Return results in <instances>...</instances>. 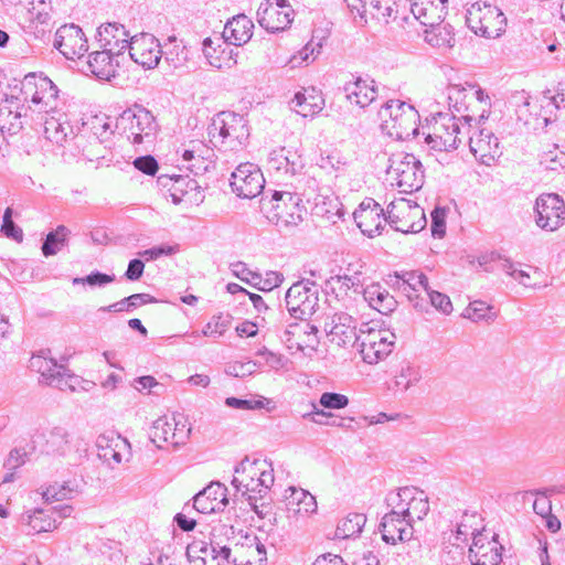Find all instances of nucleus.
<instances>
[{
  "label": "nucleus",
  "mask_w": 565,
  "mask_h": 565,
  "mask_svg": "<svg viewBox=\"0 0 565 565\" xmlns=\"http://www.w3.org/2000/svg\"><path fill=\"white\" fill-rule=\"evenodd\" d=\"M130 38L126 28L116 22L102 24L97 29V40L100 46L107 49L108 52H116V55H120L128 47Z\"/></svg>",
  "instance_id": "2f4dec72"
},
{
  "label": "nucleus",
  "mask_w": 565,
  "mask_h": 565,
  "mask_svg": "<svg viewBox=\"0 0 565 565\" xmlns=\"http://www.w3.org/2000/svg\"><path fill=\"white\" fill-rule=\"evenodd\" d=\"M234 473L231 482L232 486L237 492L241 491L243 497H246L248 504L255 513L259 514L260 511L257 505V476L259 468L257 467V461L250 462L248 458H245L235 467Z\"/></svg>",
  "instance_id": "a211bd4d"
},
{
  "label": "nucleus",
  "mask_w": 565,
  "mask_h": 565,
  "mask_svg": "<svg viewBox=\"0 0 565 565\" xmlns=\"http://www.w3.org/2000/svg\"><path fill=\"white\" fill-rule=\"evenodd\" d=\"M536 224L547 231L557 230L565 221V203L556 193L540 195L535 202Z\"/></svg>",
  "instance_id": "2eb2a0df"
},
{
  "label": "nucleus",
  "mask_w": 565,
  "mask_h": 565,
  "mask_svg": "<svg viewBox=\"0 0 565 565\" xmlns=\"http://www.w3.org/2000/svg\"><path fill=\"white\" fill-rule=\"evenodd\" d=\"M188 50L175 36H169L162 49V56L173 67H180L188 61Z\"/></svg>",
  "instance_id": "8fccbe9b"
},
{
  "label": "nucleus",
  "mask_w": 565,
  "mask_h": 565,
  "mask_svg": "<svg viewBox=\"0 0 565 565\" xmlns=\"http://www.w3.org/2000/svg\"><path fill=\"white\" fill-rule=\"evenodd\" d=\"M466 23L475 34L497 39L505 32L507 18L501 9L491 3L475 2L466 11Z\"/></svg>",
  "instance_id": "39448f33"
},
{
  "label": "nucleus",
  "mask_w": 565,
  "mask_h": 565,
  "mask_svg": "<svg viewBox=\"0 0 565 565\" xmlns=\"http://www.w3.org/2000/svg\"><path fill=\"white\" fill-rule=\"evenodd\" d=\"M300 203L298 194L287 191H274L270 199H262L263 209L271 213L268 218L285 226L298 225L302 221L305 207Z\"/></svg>",
  "instance_id": "6e6552de"
},
{
  "label": "nucleus",
  "mask_w": 565,
  "mask_h": 565,
  "mask_svg": "<svg viewBox=\"0 0 565 565\" xmlns=\"http://www.w3.org/2000/svg\"><path fill=\"white\" fill-rule=\"evenodd\" d=\"M71 231L65 225H58L49 232L42 243L41 250L45 257L54 256L68 245Z\"/></svg>",
  "instance_id": "79ce46f5"
},
{
  "label": "nucleus",
  "mask_w": 565,
  "mask_h": 565,
  "mask_svg": "<svg viewBox=\"0 0 565 565\" xmlns=\"http://www.w3.org/2000/svg\"><path fill=\"white\" fill-rule=\"evenodd\" d=\"M396 205L392 202L388 204L386 210V216L384 222L387 223L395 231L407 233H418L426 226L425 213L419 206L412 207L408 203L403 202L399 214H396L394 210Z\"/></svg>",
  "instance_id": "dca6fc26"
},
{
  "label": "nucleus",
  "mask_w": 565,
  "mask_h": 565,
  "mask_svg": "<svg viewBox=\"0 0 565 565\" xmlns=\"http://www.w3.org/2000/svg\"><path fill=\"white\" fill-rule=\"evenodd\" d=\"M232 316L226 313L214 315L211 320L204 326L202 334L204 337H222L231 327Z\"/></svg>",
  "instance_id": "864d4df0"
},
{
  "label": "nucleus",
  "mask_w": 565,
  "mask_h": 565,
  "mask_svg": "<svg viewBox=\"0 0 565 565\" xmlns=\"http://www.w3.org/2000/svg\"><path fill=\"white\" fill-rule=\"evenodd\" d=\"M395 339L394 333H388V335H385L384 340L379 341L375 345L371 347V344H369L367 348L360 349L364 362L374 364L385 359L392 352Z\"/></svg>",
  "instance_id": "49530a36"
},
{
  "label": "nucleus",
  "mask_w": 565,
  "mask_h": 565,
  "mask_svg": "<svg viewBox=\"0 0 565 565\" xmlns=\"http://www.w3.org/2000/svg\"><path fill=\"white\" fill-rule=\"evenodd\" d=\"M233 525L218 522L212 525L209 543L212 545V553H218L226 565L231 564V551L236 541Z\"/></svg>",
  "instance_id": "473e14b6"
},
{
  "label": "nucleus",
  "mask_w": 565,
  "mask_h": 565,
  "mask_svg": "<svg viewBox=\"0 0 565 565\" xmlns=\"http://www.w3.org/2000/svg\"><path fill=\"white\" fill-rule=\"evenodd\" d=\"M499 139L492 131L481 128L469 136V148L471 153L482 164L491 166L502 154Z\"/></svg>",
  "instance_id": "412c9836"
},
{
  "label": "nucleus",
  "mask_w": 565,
  "mask_h": 565,
  "mask_svg": "<svg viewBox=\"0 0 565 565\" xmlns=\"http://www.w3.org/2000/svg\"><path fill=\"white\" fill-rule=\"evenodd\" d=\"M366 518L362 513H350L342 519L335 529L337 539H350L359 535L365 525Z\"/></svg>",
  "instance_id": "de8ad7c7"
},
{
  "label": "nucleus",
  "mask_w": 565,
  "mask_h": 565,
  "mask_svg": "<svg viewBox=\"0 0 565 565\" xmlns=\"http://www.w3.org/2000/svg\"><path fill=\"white\" fill-rule=\"evenodd\" d=\"M43 126L45 138L58 146H64L65 142L73 139L79 147L84 141V136L74 131L66 114L58 113L57 116L45 117Z\"/></svg>",
  "instance_id": "b1692460"
},
{
  "label": "nucleus",
  "mask_w": 565,
  "mask_h": 565,
  "mask_svg": "<svg viewBox=\"0 0 565 565\" xmlns=\"http://www.w3.org/2000/svg\"><path fill=\"white\" fill-rule=\"evenodd\" d=\"M395 2L392 0H372L371 1V14L379 21L388 23V20L396 12Z\"/></svg>",
  "instance_id": "052dcab7"
},
{
  "label": "nucleus",
  "mask_w": 565,
  "mask_h": 565,
  "mask_svg": "<svg viewBox=\"0 0 565 565\" xmlns=\"http://www.w3.org/2000/svg\"><path fill=\"white\" fill-rule=\"evenodd\" d=\"M288 491L291 492L287 498L288 505H296L297 508L294 511L297 514L309 516L317 512V501L310 492L303 489H296L295 487H290Z\"/></svg>",
  "instance_id": "37998d69"
},
{
  "label": "nucleus",
  "mask_w": 565,
  "mask_h": 565,
  "mask_svg": "<svg viewBox=\"0 0 565 565\" xmlns=\"http://www.w3.org/2000/svg\"><path fill=\"white\" fill-rule=\"evenodd\" d=\"M50 350H42L39 354L33 355L30 360V367L39 372L46 384L60 387L64 377L68 376V370L50 356Z\"/></svg>",
  "instance_id": "bb28decb"
},
{
  "label": "nucleus",
  "mask_w": 565,
  "mask_h": 565,
  "mask_svg": "<svg viewBox=\"0 0 565 565\" xmlns=\"http://www.w3.org/2000/svg\"><path fill=\"white\" fill-rule=\"evenodd\" d=\"M379 530L383 541L388 544L405 542L413 536V524L409 523V519L391 512L385 513L382 518Z\"/></svg>",
  "instance_id": "c85d7f7f"
},
{
  "label": "nucleus",
  "mask_w": 565,
  "mask_h": 565,
  "mask_svg": "<svg viewBox=\"0 0 565 565\" xmlns=\"http://www.w3.org/2000/svg\"><path fill=\"white\" fill-rule=\"evenodd\" d=\"M385 216L386 212L371 198L364 199L353 213L358 227L369 237L381 234Z\"/></svg>",
  "instance_id": "aec40b11"
},
{
  "label": "nucleus",
  "mask_w": 565,
  "mask_h": 565,
  "mask_svg": "<svg viewBox=\"0 0 565 565\" xmlns=\"http://www.w3.org/2000/svg\"><path fill=\"white\" fill-rule=\"evenodd\" d=\"M491 307L483 301H473L465 309L462 316L472 321L492 320Z\"/></svg>",
  "instance_id": "680f3d73"
},
{
  "label": "nucleus",
  "mask_w": 565,
  "mask_h": 565,
  "mask_svg": "<svg viewBox=\"0 0 565 565\" xmlns=\"http://www.w3.org/2000/svg\"><path fill=\"white\" fill-rule=\"evenodd\" d=\"M324 329L331 337V341H337L339 345L355 344L360 341L356 333V320L347 312H335L329 318Z\"/></svg>",
  "instance_id": "a878e982"
},
{
  "label": "nucleus",
  "mask_w": 565,
  "mask_h": 565,
  "mask_svg": "<svg viewBox=\"0 0 565 565\" xmlns=\"http://www.w3.org/2000/svg\"><path fill=\"white\" fill-rule=\"evenodd\" d=\"M254 23L245 14H237L228 20L222 36L231 45L241 46L247 43L253 35Z\"/></svg>",
  "instance_id": "f704fd0d"
},
{
  "label": "nucleus",
  "mask_w": 565,
  "mask_h": 565,
  "mask_svg": "<svg viewBox=\"0 0 565 565\" xmlns=\"http://www.w3.org/2000/svg\"><path fill=\"white\" fill-rule=\"evenodd\" d=\"M150 439L159 448L162 447L159 443H170L172 445V423L166 417L154 420L150 430Z\"/></svg>",
  "instance_id": "6e6d98bb"
},
{
  "label": "nucleus",
  "mask_w": 565,
  "mask_h": 565,
  "mask_svg": "<svg viewBox=\"0 0 565 565\" xmlns=\"http://www.w3.org/2000/svg\"><path fill=\"white\" fill-rule=\"evenodd\" d=\"M191 434V427L182 414L174 415L172 418V445L178 447L185 444Z\"/></svg>",
  "instance_id": "13d9d810"
},
{
  "label": "nucleus",
  "mask_w": 565,
  "mask_h": 565,
  "mask_svg": "<svg viewBox=\"0 0 565 565\" xmlns=\"http://www.w3.org/2000/svg\"><path fill=\"white\" fill-rule=\"evenodd\" d=\"M54 47L67 60H76L83 57L88 51V43L83 30L72 23L57 29Z\"/></svg>",
  "instance_id": "6ab92c4d"
},
{
  "label": "nucleus",
  "mask_w": 565,
  "mask_h": 565,
  "mask_svg": "<svg viewBox=\"0 0 565 565\" xmlns=\"http://www.w3.org/2000/svg\"><path fill=\"white\" fill-rule=\"evenodd\" d=\"M318 332L317 327L309 323H290L281 335V340L288 345V348L296 347L297 349H302V347L308 343L303 340L305 335L315 334Z\"/></svg>",
  "instance_id": "c03bdc74"
},
{
  "label": "nucleus",
  "mask_w": 565,
  "mask_h": 565,
  "mask_svg": "<svg viewBox=\"0 0 565 565\" xmlns=\"http://www.w3.org/2000/svg\"><path fill=\"white\" fill-rule=\"evenodd\" d=\"M382 129L395 139H407L418 135L419 114L414 106L398 100L385 102L377 111Z\"/></svg>",
  "instance_id": "f03ea898"
},
{
  "label": "nucleus",
  "mask_w": 565,
  "mask_h": 565,
  "mask_svg": "<svg viewBox=\"0 0 565 565\" xmlns=\"http://www.w3.org/2000/svg\"><path fill=\"white\" fill-rule=\"evenodd\" d=\"M96 448L98 458L111 469L131 457L130 443L115 431L100 434L96 439Z\"/></svg>",
  "instance_id": "ddd939ff"
},
{
  "label": "nucleus",
  "mask_w": 565,
  "mask_h": 565,
  "mask_svg": "<svg viewBox=\"0 0 565 565\" xmlns=\"http://www.w3.org/2000/svg\"><path fill=\"white\" fill-rule=\"evenodd\" d=\"M210 141L215 147L237 150L249 137L247 120L233 111H221L213 117L207 128Z\"/></svg>",
  "instance_id": "7ed1b4c3"
},
{
  "label": "nucleus",
  "mask_w": 565,
  "mask_h": 565,
  "mask_svg": "<svg viewBox=\"0 0 565 565\" xmlns=\"http://www.w3.org/2000/svg\"><path fill=\"white\" fill-rule=\"evenodd\" d=\"M319 404L329 409H341L348 406L349 398L340 393L326 392L320 396Z\"/></svg>",
  "instance_id": "338daca9"
},
{
  "label": "nucleus",
  "mask_w": 565,
  "mask_h": 565,
  "mask_svg": "<svg viewBox=\"0 0 565 565\" xmlns=\"http://www.w3.org/2000/svg\"><path fill=\"white\" fill-rule=\"evenodd\" d=\"M503 546L493 534L491 540L486 535H476L469 548L472 565H499L502 561Z\"/></svg>",
  "instance_id": "5701e85b"
},
{
  "label": "nucleus",
  "mask_w": 565,
  "mask_h": 565,
  "mask_svg": "<svg viewBox=\"0 0 565 565\" xmlns=\"http://www.w3.org/2000/svg\"><path fill=\"white\" fill-rule=\"evenodd\" d=\"M446 214L447 209L436 206L431 212V234L434 237L441 238L446 234Z\"/></svg>",
  "instance_id": "0e129e2a"
},
{
  "label": "nucleus",
  "mask_w": 565,
  "mask_h": 565,
  "mask_svg": "<svg viewBox=\"0 0 565 565\" xmlns=\"http://www.w3.org/2000/svg\"><path fill=\"white\" fill-rule=\"evenodd\" d=\"M266 547L254 533L238 534L231 551L233 565H264L266 562Z\"/></svg>",
  "instance_id": "4468645a"
},
{
  "label": "nucleus",
  "mask_w": 565,
  "mask_h": 565,
  "mask_svg": "<svg viewBox=\"0 0 565 565\" xmlns=\"http://www.w3.org/2000/svg\"><path fill=\"white\" fill-rule=\"evenodd\" d=\"M115 275H108L98 270H94L85 277L73 278V285H88L89 287H105L115 281Z\"/></svg>",
  "instance_id": "bf43d9fd"
},
{
  "label": "nucleus",
  "mask_w": 565,
  "mask_h": 565,
  "mask_svg": "<svg viewBox=\"0 0 565 565\" xmlns=\"http://www.w3.org/2000/svg\"><path fill=\"white\" fill-rule=\"evenodd\" d=\"M463 89L458 86H452L448 92L449 111L437 113L433 117V134H428L425 141L431 149L435 150H451L457 149L461 142V135H469L472 127L471 122H482L489 117V111L486 109L479 115L478 119L470 115H461V105L459 104L460 95Z\"/></svg>",
  "instance_id": "f257e3e1"
},
{
  "label": "nucleus",
  "mask_w": 565,
  "mask_h": 565,
  "mask_svg": "<svg viewBox=\"0 0 565 565\" xmlns=\"http://www.w3.org/2000/svg\"><path fill=\"white\" fill-rule=\"evenodd\" d=\"M252 287L262 290V291H270L274 288L281 285L284 281V275L278 271H266L265 276L263 275H254L252 277Z\"/></svg>",
  "instance_id": "4d7b16f0"
},
{
  "label": "nucleus",
  "mask_w": 565,
  "mask_h": 565,
  "mask_svg": "<svg viewBox=\"0 0 565 565\" xmlns=\"http://www.w3.org/2000/svg\"><path fill=\"white\" fill-rule=\"evenodd\" d=\"M364 300L371 308L377 310L382 315L393 312L397 307V301L384 287L380 284H371L363 291Z\"/></svg>",
  "instance_id": "e433bc0d"
},
{
  "label": "nucleus",
  "mask_w": 565,
  "mask_h": 565,
  "mask_svg": "<svg viewBox=\"0 0 565 565\" xmlns=\"http://www.w3.org/2000/svg\"><path fill=\"white\" fill-rule=\"evenodd\" d=\"M478 515L465 513L461 521L456 524V531L451 532L449 541L452 540V544L459 546L460 544H467L470 537L476 535H484L478 530L477 526Z\"/></svg>",
  "instance_id": "a19ab883"
},
{
  "label": "nucleus",
  "mask_w": 565,
  "mask_h": 565,
  "mask_svg": "<svg viewBox=\"0 0 565 565\" xmlns=\"http://www.w3.org/2000/svg\"><path fill=\"white\" fill-rule=\"evenodd\" d=\"M270 401L267 398L260 399H243L237 397H227L225 399V405L231 408L236 409H260L264 408L266 404H269Z\"/></svg>",
  "instance_id": "69168bd1"
},
{
  "label": "nucleus",
  "mask_w": 565,
  "mask_h": 565,
  "mask_svg": "<svg viewBox=\"0 0 565 565\" xmlns=\"http://www.w3.org/2000/svg\"><path fill=\"white\" fill-rule=\"evenodd\" d=\"M386 172L405 193L417 191L424 184L423 164L413 153L394 154Z\"/></svg>",
  "instance_id": "0eeeda50"
},
{
  "label": "nucleus",
  "mask_w": 565,
  "mask_h": 565,
  "mask_svg": "<svg viewBox=\"0 0 565 565\" xmlns=\"http://www.w3.org/2000/svg\"><path fill=\"white\" fill-rule=\"evenodd\" d=\"M401 497L404 498V501H408L409 516L407 519H409L411 524L415 520H423L429 512L428 498L424 491L405 487Z\"/></svg>",
  "instance_id": "58836bf2"
},
{
  "label": "nucleus",
  "mask_w": 565,
  "mask_h": 565,
  "mask_svg": "<svg viewBox=\"0 0 565 565\" xmlns=\"http://www.w3.org/2000/svg\"><path fill=\"white\" fill-rule=\"evenodd\" d=\"M450 29L451 28H450L449 24L443 25V23H440L438 26H436L434 29L429 28V30H426L425 40L431 46H436V47L448 46V47H451V46H454L455 38H454V34H452Z\"/></svg>",
  "instance_id": "603ef678"
},
{
  "label": "nucleus",
  "mask_w": 565,
  "mask_h": 565,
  "mask_svg": "<svg viewBox=\"0 0 565 565\" xmlns=\"http://www.w3.org/2000/svg\"><path fill=\"white\" fill-rule=\"evenodd\" d=\"M44 441L43 451L53 456H65L70 450V434L63 427H53L43 433H36L32 443L34 446Z\"/></svg>",
  "instance_id": "72a5a7b5"
},
{
  "label": "nucleus",
  "mask_w": 565,
  "mask_h": 565,
  "mask_svg": "<svg viewBox=\"0 0 565 565\" xmlns=\"http://www.w3.org/2000/svg\"><path fill=\"white\" fill-rule=\"evenodd\" d=\"M426 295L429 298L430 305L440 312L449 315L452 311V303L447 295L431 289Z\"/></svg>",
  "instance_id": "774afa93"
},
{
  "label": "nucleus",
  "mask_w": 565,
  "mask_h": 565,
  "mask_svg": "<svg viewBox=\"0 0 565 565\" xmlns=\"http://www.w3.org/2000/svg\"><path fill=\"white\" fill-rule=\"evenodd\" d=\"M117 125L125 130L134 146L146 145L147 148L153 145L159 131L152 113L140 105L124 110Z\"/></svg>",
  "instance_id": "20e7f679"
},
{
  "label": "nucleus",
  "mask_w": 565,
  "mask_h": 565,
  "mask_svg": "<svg viewBox=\"0 0 565 565\" xmlns=\"http://www.w3.org/2000/svg\"><path fill=\"white\" fill-rule=\"evenodd\" d=\"M392 287L405 294L411 301H414V307L420 310L422 306L418 302V292L420 290L427 292L430 289L426 275L415 270L403 271L402 274L395 273Z\"/></svg>",
  "instance_id": "c756f323"
},
{
  "label": "nucleus",
  "mask_w": 565,
  "mask_h": 565,
  "mask_svg": "<svg viewBox=\"0 0 565 565\" xmlns=\"http://www.w3.org/2000/svg\"><path fill=\"white\" fill-rule=\"evenodd\" d=\"M22 522L28 526V535L50 532L57 527L56 520L52 518V512L50 513L43 509H35L23 514Z\"/></svg>",
  "instance_id": "ea45409f"
},
{
  "label": "nucleus",
  "mask_w": 565,
  "mask_h": 565,
  "mask_svg": "<svg viewBox=\"0 0 565 565\" xmlns=\"http://www.w3.org/2000/svg\"><path fill=\"white\" fill-rule=\"evenodd\" d=\"M347 100L360 108H365L377 98V86L370 76H354L343 85Z\"/></svg>",
  "instance_id": "393cba45"
},
{
  "label": "nucleus",
  "mask_w": 565,
  "mask_h": 565,
  "mask_svg": "<svg viewBox=\"0 0 565 565\" xmlns=\"http://www.w3.org/2000/svg\"><path fill=\"white\" fill-rule=\"evenodd\" d=\"M168 181L172 182L170 186L171 198L173 203L178 204L182 201V198L192 190H196L198 184L193 179L184 178L182 175H161L159 182L163 186H168Z\"/></svg>",
  "instance_id": "a18cd8bd"
},
{
  "label": "nucleus",
  "mask_w": 565,
  "mask_h": 565,
  "mask_svg": "<svg viewBox=\"0 0 565 565\" xmlns=\"http://www.w3.org/2000/svg\"><path fill=\"white\" fill-rule=\"evenodd\" d=\"M20 94L24 103H31L32 113L55 114L58 89L47 77L28 74L20 83Z\"/></svg>",
  "instance_id": "423d86ee"
},
{
  "label": "nucleus",
  "mask_w": 565,
  "mask_h": 565,
  "mask_svg": "<svg viewBox=\"0 0 565 565\" xmlns=\"http://www.w3.org/2000/svg\"><path fill=\"white\" fill-rule=\"evenodd\" d=\"M403 488H401L396 493H390L386 497L387 507L391 508V513H396L397 515H402L403 518L409 516V505L408 501H404Z\"/></svg>",
  "instance_id": "e2e57ef3"
},
{
  "label": "nucleus",
  "mask_w": 565,
  "mask_h": 565,
  "mask_svg": "<svg viewBox=\"0 0 565 565\" xmlns=\"http://www.w3.org/2000/svg\"><path fill=\"white\" fill-rule=\"evenodd\" d=\"M420 379L419 369L408 361H403L396 371L394 385L402 392H406L409 387L417 384Z\"/></svg>",
  "instance_id": "09e8293b"
},
{
  "label": "nucleus",
  "mask_w": 565,
  "mask_h": 565,
  "mask_svg": "<svg viewBox=\"0 0 565 565\" xmlns=\"http://www.w3.org/2000/svg\"><path fill=\"white\" fill-rule=\"evenodd\" d=\"M448 0H411V12L420 24L436 28L443 23Z\"/></svg>",
  "instance_id": "cd10ccee"
},
{
  "label": "nucleus",
  "mask_w": 565,
  "mask_h": 565,
  "mask_svg": "<svg viewBox=\"0 0 565 565\" xmlns=\"http://www.w3.org/2000/svg\"><path fill=\"white\" fill-rule=\"evenodd\" d=\"M78 492V487L74 482H55L46 488L43 492V498L45 501H62L73 499Z\"/></svg>",
  "instance_id": "3c124183"
},
{
  "label": "nucleus",
  "mask_w": 565,
  "mask_h": 565,
  "mask_svg": "<svg viewBox=\"0 0 565 565\" xmlns=\"http://www.w3.org/2000/svg\"><path fill=\"white\" fill-rule=\"evenodd\" d=\"M32 106L25 105L22 96L3 94L0 103V128L10 134L20 131L32 118Z\"/></svg>",
  "instance_id": "9d476101"
},
{
  "label": "nucleus",
  "mask_w": 565,
  "mask_h": 565,
  "mask_svg": "<svg viewBox=\"0 0 565 565\" xmlns=\"http://www.w3.org/2000/svg\"><path fill=\"white\" fill-rule=\"evenodd\" d=\"M114 56H117L116 52H108L105 47L102 51L90 53L87 61L88 70L97 78L109 81L111 77H115L118 66V62H115Z\"/></svg>",
  "instance_id": "c9c22d12"
},
{
  "label": "nucleus",
  "mask_w": 565,
  "mask_h": 565,
  "mask_svg": "<svg viewBox=\"0 0 565 565\" xmlns=\"http://www.w3.org/2000/svg\"><path fill=\"white\" fill-rule=\"evenodd\" d=\"M291 106L302 117H312L323 109L324 99L312 88L303 93L298 92L291 100Z\"/></svg>",
  "instance_id": "4c0bfd02"
},
{
  "label": "nucleus",
  "mask_w": 565,
  "mask_h": 565,
  "mask_svg": "<svg viewBox=\"0 0 565 565\" xmlns=\"http://www.w3.org/2000/svg\"><path fill=\"white\" fill-rule=\"evenodd\" d=\"M127 49L130 58L147 70L154 68L162 57L160 43L149 33L131 36Z\"/></svg>",
  "instance_id": "f3484780"
},
{
  "label": "nucleus",
  "mask_w": 565,
  "mask_h": 565,
  "mask_svg": "<svg viewBox=\"0 0 565 565\" xmlns=\"http://www.w3.org/2000/svg\"><path fill=\"white\" fill-rule=\"evenodd\" d=\"M227 504V488L220 481H212L194 495L192 508L200 513L209 514L223 511Z\"/></svg>",
  "instance_id": "4be33fe9"
},
{
  "label": "nucleus",
  "mask_w": 565,
  "mask_h": 565,
  "mask_svg": "<svg viewBox=\"0 0 565 565\" xmlns=\"http://www.w3.org/2000/svg\"><path fill=\"white\" fill-rule=\"evenodd\" d=\"M294 19V10L286 0H265L257 10V22L266 31H284Z\"/></svg>",
  "instance_id": "f8f14e48"
},
{
  "label": "nucleus",
  "mask_w": 565,
  "mask_h": 565,
  "mask_svg": "<svg viewBox=\"0 0 565 565\" xmlns=\"http://www.w3.org/2000/svg\"><path fill=\"white\" fill-rule=\"evenodd\" d=\"M285 300L292 318L307 321L319 308V288L313 281L302 279L287 290Z\"/></svg>",
  "instance_id": "1a4fd4ad"
},
{
  "label": "nucleus",
  "mask_w": 565,
  "mask_h": 565,
  "mask_svg": "<svg viewBox=\"0 0 565 565\" xmlns=\"http://www.w3.org/2000/svg\"><path fill=\"white\" fill-rule=\"evenodd\" d=\"M212 545L209 542L202 540H194L188 546L185 551L186 557H198L203 556L205 558V563H207V558L212 561H217V565H226L221 558L218 553H212Z\"/></svg>",
  "instance_id": "5fc2aeb1"
},
{
  "label": "nucleus",
  "mask_w": 565,
  "mask_h": 565,
  "mask_svg": "<svg viewBox=\"0 0 565 565\" xmlns=\"http://www.w3.org/2000/svg\"><path fill=\"white\" fill-rule=\"evenodd\" d=\"M230 184L237 196L253 199L263 192L265 179L256 164L245 162L232 172Z\"/></svg>",
  "instance_id": "9b49d317"
},
{
  "label": "nucleus",
  "mask_w": 565,
  "mask_h": 565,
  "mask_svg": "<svg viewBox=\"0 0 565 565\" xmlns=\"http://www.w3.org/2000/svg\"><path fill=\"white\" fill-rule=\"evenodd\" d=\"M267 164L268 169L278 175H296L303 168L301 156L285 147L271 150Z\"/></svg>",
  "instance_id": "7c9ffc66"
}]
</instances>
